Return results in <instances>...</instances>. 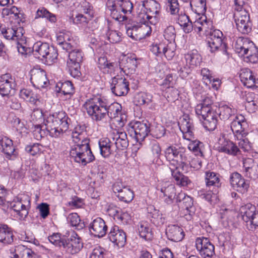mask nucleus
<instances>
[{"label": "nucleus", "mask_w": 258, "mask_h": 258, "mask_svg": "<svg viewBox=\"0 0 258 258\" xmlns=\"http://www.w3.org/2000/svg\"><path fill=\"white\" fill-rule=\"evenodd\" d=\"M56 43L63 49L70 51L67 64L71 75L75 77L79 76L80 64L84 54L82 50L77 48L78 41L72 34L66 30L60 31L56 35Z\"/></svg>", "instance_id": "f257e3e1"}, {"label": "nucleus", "mask_w": 258, "mask_h": 258, "mask_svg": "<svg viewBox=\"0 0 258 258\" xmlns=\"http://www.w3.org/2000/svg\"><path fill=\"white\" fill-rule=\"evenodd\" d=\"M69 120L68 116L64 111H59L49 114L44 120L45 128L51 137H59L68 130Z\"/></svg>", "instance_id": "f03ea898"}, {"label": "nucleus", "mask_w": 258, "mask_h": 258, "mask_svg": "<svg viewBox=\"0 0 258 258\" xmlns=\"http://www.w3.org/2000/svg\"><path fill=\"white\" fill-rule=\"evenodd\" d=\"M97 66L103 73L114 75L118 72L125 73L127 69L134 71L137 67V61L129 57H124L118 66L117 63L108 61L105 56H101L98 59Z\"/></svg>", "instance_id": "7ed1b4c3"}, {"label": "nucleus", "mask_w": 258, "mask_h": 258, "mask_svg": "<svg viewBox=\"0 0 258 258\" xmlns=\"http://www.w3.org/2000/svg\"><path fill=\"white\" fill-rule=\"evenodd\" d=\"M235 50L244 61L256 63L258 61V50L252 41L247 38L239 37L236 41Z\"/></svg>", "instance_id": "20e7f679"}, {"label": "nucleus", "mask_w": 258, "mask_h": 258, "mask_svg": "<svg viewBox=\"0 0 258 258\" xmlns=\"http://www.w3.org/2000/svg\"><path fill=\"white\" fill-rule=\"evenodd\" d=\"M107 102L99 97L87 100L84 107L88 114L94 120L100 121L107 115Z\"/></svg>", "instance_id": "39448f33"}, {"label": "nucleus", "mask_w": 258, "mask_h": 258, "mask_svg": "<svg viewBox=\"0 0 258 258\" xmlns=\"http://www.w3.org/2000/svg\"><path fill=\"white\" fill-rule=\"evenodd\" d=\"M84 144H76L71 147L70 156L75 162L82 166H85L95 159L89 145H87L86 141Z\"/></svg>", "instance_id": "423d86ee"}, {"label": "nucleus", "mask_w": 258, "mask_h": 258, "mask_svg": "<svg viewBox=\"0 0 258 258\" xmlns=\"http://www.w3.org/2000/svg\"><path fill=\"white\" fill-rule=\"evenodd\" d=\"M30 198L26 195H19L11 202H8L9 207L15 213V216L20 220L27 217L30 207Z\"/></svg>", "instance_id": "0eeeda50"}, {"label": "nucleus", "mask_w": 258, "mask_h": 258, "mask_svg": "<svg viewBox=\"0 0 258 258\" xmlns=\"http://www.w3.org/2000/svg\"><path fill=\"white\" fill-rule=\"evenodd\" d=\"M164 154L167 160L170 162V170L172 167L182 168L187 160L185 149L182 147L169 146L165 149Z\"/></svg>", "instance_id": "6e6552de"}, {"label": "nucleus", "mask_w": 258, "mask_h": 258, "mask_svg": "<svg viewBox=\"0 0 258 258\" xmlns=\"http://www.w3.org/2000/svg\"><path fill=\"white\" fill-rule=\"evenodd\" d=\"M32 49L34 55L39 58L45 59V63L48 65L55 62L57 58L56 50L47 43L38 41L34 43Z\"/></svg>", "instance_id": "1a4fd4ad"}, {"label": "nucleus", "mask_w": 258, "mask_h": 258, "mask_svg": "<svg viewBox=\"0 0 258 258\" xmlns=\"http://www.w3.org/2000/svg\"><path fill=\"white\" fill-rule=\"evenodd\" d=\"M239 212L248 230L254 231L258 228V210L254 205L248 203L242 206Z\"/></svg>", "instance_id": "9d476101"}, {"label": "nucleus", "mask_w": 258, "mask_h": 258, "mask_svg": "<svg viewBox=\"0 0 258 258\" xmlns=\"http://www.w3.org/2000/svg\"><path fill=\"white\" fill-rule=\"evenodd\" d=\"M146 13L140 14V18L143 22L149 21V23L155 25L160 11V5L155 0H146Z\"/></svg>", "instance_id": "9b49d317"}, {"label": "nucleus", "mask_w": 258, "mask_h": 258, "mask_svg": "<svg viewBox=\"0 0 258 258\" xmlns=\"http://www.w3.org/2000/svg\"><path fill=\"white\" fill-rule=\"evenodd\" d=\"M149 124L146 123L136 121L127 130L131 137L137 142L143 141L150 132Z\"/></svg>", "instance_id": "f8f14e48"}, {"label": "nucleus", "mask_w": 258, "mask_h": 258, "mask_svg": "<svg viewBox=\"0 0 258 258\" xmlns=\"http://www.w3.org/2000/svg\"><path fill=\"white\" fill-rule=\"evenodd\" d=\"M235 17L238 31L243 34L249 33L251 30L252 23L248 12L245 10H240L235 14Z\"/></svg>", "instance_id": "ddd939ff"}, {"label": "nucleus", "mask_w": 258, "mask_h": 258, "mask_svg": "<svg viewBox=\"0 0 258 258\" xmlns=\"http://www.w3.org/2000/svg\"><path fill=\"white\" fill-rule=\"evenodd\" d=\"M223 33L218 29H214L209 32L208 43L211 52H214L219 49H222L226 53V45L223 43Z\"/></svg>", "instance_id": "4468645a"}, {"label": "nucleus", "mask_w": 258, "mask_h": 258, "mask_svg": "<svg viewBox=\"0 0 258 258\" xmlns=\"http://www.w3.org/2000/svg\"><path fill=\"white\" fill-rule=\"evenodd\" d=\"M195 242L197 250L204 258H211L215 254V246L208 238L198 237Z\"/></svg>", "instance_id": "2eb2a0df"}, {"label": "nucleus", "mask_w": 258, "mask_h": 258, "mask_svg": "<svg viewBox=\"0 0 258 258\" xmlns=\"http://www.w3.org/2000/svg\"><path fill=\"white\" fill-rule=\"evenodd\" d=\"M129 82L127 79L116 76L112 78L111 90L117 96L126 95L130 90Z\"/></svg>", "instance_id": "dca6fc26"}, {"label": "nucleus", "mask_w": 258, "mask_h": 258, "mask_svg": "<svg viewBox=\"0 0 258 258\" xmlns=\"http://www.w3.org/2000/svg\"><path fill=\"white\" fill-rule=\"evenodd\" d=\"M16 85L15 78L10 74L0 76V94L3 97L8 96L14 92Z\"/></svg>", "instance_id": "f3484780"}, {"label": "nucleus", "mask_w": 258, "mask_h": 258, "mask_svg": "<svg viewBox=\"0 0 258 258\" xmlns=\"http://www.w3.org/2000/svg\"><path fill=\"white\" fill-rule=\"evenodd\" d=\"M217 150L220 152L230 155H237L240 152L237 146L224 136H220L217 142Z\"/></svg>", "instance_id": "a211bd4d"}, {"label": "nucleus", "mask_w": 258, "mask_h": 258, "mask_svg": "<svg viewBox=\"0 0 258 258\" xmlns=\"http://www.w3.org/2000/svg\"><path fill=\"white\" fill-rule=\"evenodd\" d=\"M161 185H159L157 189L159 190L163 196L160 197L163 198L164 201L167 204H171L175 199L176 192L174 184L169 181H162Z\"/></svg>", "instance_id": "6ab92c4d"}, {"label": "nucleus", "mask_w": 258, "mask_h": 258, "mask_svg": "<svg viewBox=\"0 0 258 258\" xmlns=\"http://www.w3.org/2000/svg\"><path fill=\"white\" fill-rule=\"evenodd\" d=\"M178 125L184 139L190 141L194 138V126L192 120L188 115H185L180 118Z\"/></svg>", "instance_id": "aec40b11"}, {"label": "nucleus", "mask_w": 258, "mask_h": 258, "mask_svg": "<svg viewBox=\"0 0 258 258\" xmlns=\"http://www.w3.org/2000/svg\"><path fill=\"white\" fill-rule=\"evenodd\" d=\"M107 115L111 119H114L118 122L120 126H123L126 121V116L121 112V106L117 103H113L107 106Z\"/></svg>", "instance_id": "412c9836"}, {"label": "nucleus", "mask_w": 258, "mask_h": 258, "mask_svg": "<svg viewBox=\"0 0 258 258\" xmlns=\"http://www.w3.org/2000/svg\"><path fill=\"white\" fill-rule=\"evenodd\" d=\"M247 124L244 116L238 114L234 117L231 122V129L234 137H240V134L245 135L247 131L245 128Z\"/></svg>", "instance_id": "4be33fe9"}, {"label": "nucleus", "mask_w": 258, "mask_h": 258, "mask_svg": "<svg viewBox=\"0 0 258 258\" xmlns=\"http://www.w3.org/2000/svg\"><path fill=\"white\" fill-rule=\"evenodd\" d=\"M109 136L114 141L117 149L124 150L128 147V141L125 132L112 129L109 133Z\"/></svg>", "instance_id": "5701e85b"}, {"label": "nucleus", "mask_w": 258, "mask_h": 258, "mask_svg": "<svg viewBox=\"0 0 258 258\" xmlns=\"http://www.w3.org/2000/svg\"><path fill=\"white\" fill-rule=\"evenodd\" d=\"M107 229L105 221L100 217L94 219L89 225L90 232L95 237H103L105 235Z\"/></svg>", "instance_id": "b1692460"}, {"label": "nucleus", "mask_w": 258, "mask_h": 258, "mask_svg": "<svg viewBox=\"0 0 258 258\" xmlns=\"http://www.w3.org/2000/svg\"><path fill=\"white\" fill-rule=\"evenodd\" d=\"M0 151L3 152L6 158L9 159H14L18 154L12 140L7 137L0 138Z\"/></svg>", "instance_id": "393cba45"}, {"label": "nucleus", "mask_w": 258, "mask_h": 258, "mask_svg": "<svg viewBox=\"0 0 258 258\" xmlns=\"http://www.w3.org/2000/svg\"><path fill=\"white\" fill-rule=\"evenodd\" d=\"M31 81L34 86L44 88L49 84L45 72L40 69H33L31 72Z\"/></svg>", "instance_id": "a878e982"}, {"label": "nucleus", "mask_w": 258, "mask_h": 258, "mask_svg": "<svg viewBox=\"0 0 258 258\" xmlns=\"http://www.w3.org/2000/svg\"><path fill=\"white\" fill-rule=\"evenodd\" d=\"M108 238L118 247L123 246L126 242L125 233L120 229L117 226H114L111 227L108 234Z\"/></svg>", "instance_id": "bb28decb"}, {"label": "nucleus", "mask_w": 258, "mask_h": 258, "mask_svg": "<svg viewBox=\"0 0 258 258\" xmlns=\"http://www.w3.org/2000/svg\"><path fill=\"white\" fill-rule=\"evenodd\" d=\"M243 164L245 176L255 180L258 177V164L252 158H247L243 160Z\"/></svg>", "instance_id": "cd10ccee"}, {"label": "nucleus", "mask_w": 258, "mask_h": 258, "mask_svg": "<svg viewBox=\"0 0 258 258\" xmlns=\"http://www.w3.org/2000/svg\"><path fill=\"white\" fill-rule=\"evenodd\" d=\"M231 184L234 188H236L238 191L245 192L249 187V181L243 178L237 173H232L230 177Z\"/></svg>", "instance_id": "c85d7f7f"}, {"label": "nucleus", "mask_w": 258, "mask_h": 258, "mask_svg": "<svg viewBox=\"0 0 258 258\" xmlns=\"http://www.w3.org/2000/svg\"><path fill=\"white\" fill-rule=\"evenodd\" d=\"M239 77L243 85L248 88L258 87V79H256L251 71L248 69L241 71Z\"/></svg>", "instance_id": "c756f323"}, {"label": "nucleus", "mask_w": 258, "mask_h": 258, "mask_svg": "<svg viewBox=\"0 0 258 258\" xmlns=\"http://www.w3.org/2000/svg\"><path fill=\"white\" fill-rule=\"evenodd\" d=\"M0 31L6 39L16 41L22 39L23 35L22 28L16 26L7 28L1 27Z\"/></svg>", "instance_id": "7c9ffc66"}, {"label": "nucleus", "mask_w": 258, "mask_h": 258, "mask_svg": "<svg viewBox=\"0 0 258 258\" xmlns=\"http://www.w3.org/2000/svg\"><path fill=\"white\" fill-rule=\"evenodd\" d=\"M166 234L168 238L174 242L181 241L184 237L183 229L178 225H169L166 230Z\"/></svg>", "instance_id": "2f4dec72"}, {"label": "nucleus", "mask_w": 258, "mask_h": 258, "mask_svg": "<svg viewBox=\"0 0 258 258\" xmlns=\"http://www.w3.org/2000/svg\"><path fill=\"white\" fill-rule=\"evenodd\" d=\"M38 90H31L30 89H21L19 93L20 97L31 104L36 106L39 105L40 103V96L37 93Z\"/></svg>", "instance_id": "473e14b6"}, {"label": "nucleus", "mask_w": 258, "mask_h": 258, "mask_svg": "<svg viewBox=\"0 0 258 258\" xmlns=\"http://www.w3.org/2000/svg\"><path fill=\"white\" fill-rule=\"evenodd\" d=\"M65 248L71 253L78 252L83 247V243L81 238L75 232H73L68 243L66 242Z\"/></svg>", "instance_id": "72a5a7b5"}, {"label": "nucleus", "mask_w": 258, "mask_h": 258, "mask_svg": "<svg viewBox=\"0 0 258 258\" xmlns=\"http://www.w3.org/2000/svg\"><path fill=\"white\" fill-rule=\"evenodd\" d=\"M14 238L12 228L6 224L0 223V243L10 244L14 241Z\"/></svg>", "instance_id": "f704fd0d"}, {"label": "nucleus", "mask_w": 258, "mask_h": 258, "mask_svg": "<svg viewBox=\"0 0 258 258\" xmlns=\"http://www.w3.org/2000/svg\"><path fill=\"white\" fill-rule=\"evenodd\" d=\"M211 104L212 102L209 99H206L196 106L195 112L200 120L206 117L209 113L214 110L211 107Z\"/></svg>", "instance_id": "c9c22d12"}, {"label": "nucleus", "mask_w": 258, "mask_h": 258, "mask_svg": "<svg viewBox=\"0 0 258 258\" xmlns=\"http://www.w3.org/2000/svg\"><path fill=\"white\" fill-rule=\"evenodd\" d=\"M184 58L186 65L192 69L200 66L202 61V56L197 50H192L185 54Z\"/></svg>", "instance_id": "e433bc0d"}, {"label": "nucleus", "mask_w": 258, "mask_h": 258, "mask_svg": "<svg viewBox=\"0 0 258 258\" xmlns=\"http://www.w3.org/2000/svg\"><path fill=\"white\" fill-rule=\"evenodd\" d=\"M134 7V4L130 0H123L119 5L118 6H116L117 11L120 15V19H115L119 22H122L126 19L125 14L128 13L131 14L133 8Z\"/></svg>", "instance_id": "4c0bfd02"}, {"label": "nucleus", "mask_w": 258, "mask_h": 258, "mask_svg": "<svg viewBox=\"0 0 258 258\" xmlns=\"http://www.w3.org/2000/svg\"><path fill=\"white\" fill-rule=\"evenodd\" d=\"M72 138L73 141L76 144H84L86 141L87 145H89V140L86 137V133L84 127L80 125L77 126L72 132Z\"/></svg>", "instance_id": "58836bf2"}, {"label": "nucleus", "mask_w": 258, "mask_h": 258, "mask_svg": "<svg viewBox=\"0 0 258 258\" xmlns=\"http://www.w3.org/2000/svg\"><path fill=\"white\" fill-rule=\"evenodd\" d=\"M203 119V125L208 131H214L217 127L218 113L214 110L211 111Z\"/></svg>", "instance_id": "ea45409f"}, {"label": "nucleus", "mask_w": 258, "mask_h": 258, "mask_svg": "<svg viewBox=\"0 0 258 258\" xmlns=\"http://www.w3.org/2000/svg\"><path fill=\"white\" fill-rule=\"evenodd\" d=\"M13 253L15 258H37L36 254L30 248L23 245L16 246Z\"/></svg>", "instance_id": "a19ab883"}, {"label": "nucleus", "mask_w": 258, "mask_h": 258, "mask_svg": "<svg viewBox=\"0 0 258 258\" xmlns=\"http://www.w3.org/2000/svg\"><path fill=\"white\" fill-rule=\"evenodd\" d=\"M176 202H181L183 208H184L189 215H191L195 213V208L193 207L192 199L187 195L185 193L181 192L178 194L176 197Z\"/></svg>", "instance_id": "79ce46f5"}, {"label": "nucleus", "mask_w": 258, "mask_h": 258, "mask_svg": "<svg viewBox=\"0 0 258 258\" xmlns=\"http://www.w3.org/2000/svg\"><path fill=\"white\" fill-rule=\"evenodd\" d=\"M150 149L152 154L156 157L153 161V163L157 165V167L163 166V161L160 159L161 154V148L159 143L156 140H152L150 143Z\"/></svg>", "instance_id": "37998d69"}, {"label": "nucleus", "mask_w": 258, "mask_h": 258, "mask_svg": "<svg viewBox=\"0 0 258 258\" xmlns=\"http://www.w3.org/2000/svg\"><path fill=\"white\" fill-rule=\"evenodd\" d=\"M219 117L221 119L226 120L234 116L236 113V109L231 105L221 104L219 107Z\"/></svg>", "instance_id": "c03bdc74"}, {"label": "nucleus", "mask_w": 258, "mask_h": 258, "mask_svg": "<svg viewBox=\"0 0 258 258\" xmlns=\"http://www.w3.org/2000/svg\"><path fill=\"white\" fill-rule=\"evenodd\" d=\"M98 144L100 154L103 157H108L113 152L112 144L109 138L101 139Z\"/></svg>", "instance_id": "a18cd8bd"}, {"label": "nucleus", "mask_w": 258, "mask_h": 258, "mask_svg": "<svg viewBox=\"0 0 258 258\" xmlns=\"http://www.w3.org/2000/svg\"><path fill=\"white\" fill-rule=\"evenodd\" d=\"M181 168L171 167L172 176L175 180L176 183L181 186H187L190 183V180L186 176H184L180 172Z\"/></svg>", "instance_id": "49530a36"}, {"label": "nucleus", "mask_w": 258, "mask_h": 258, "mask_svg": "<svg viewBox=\"0 0 258 258\" xmlns=\"http://www.w3.org/2000/svg\"><path fill=\"white\" fill-rule=\"evenodd\" d=\"M2 15L4 17L9 16L10 18L15 19L17 23H19V21H21V18L22 17L21 11L15 6L3 9Z\"/></svg>", "instance_id": "de8ad7c7"}, {"label": "nucleus", "mask_w": 258, "mask_h": 258, "mask_svg": "<svg viewBox=\"0 0 258 258\" xmlns=\"http://www.w3.org/2000/svg\"><path fill=\"white\" fill-rule=\"evenodd\" d=\"M139 20L142 24H139V34H136V37L139 38V40L150 36L152 32L151 27L148 26L149 21L143 22L141 18Z\"/></svg>", "instance_id": "09e8293b"}, {"label": "nucleus", "mask_w": 258, "mask_h": 258, "mask_svg": "<svg viewBox=\"0 0 258 258\" xmlns=\"http://www.w3.org/2000/svg\"><path fill=\"white\" fill-rule=\"evenodd\" d=\"M177 23L186 33L191 32V21L189 17L184 13H181L178 15Z\"/></svg>", "instance_id": "8fccbe9b"}, {"label": "nucleus", "mask_w": 258, "mask_h": 258, "mask_svg": "<svg viewBox=\"0 0 258 258\" xmlns=\"http://www.w3.org/2000/svg\"><path fill=\"white\" fill-rule=\"evenodd\" d=\"M58 90L57 91L62 93L64 95L68 96V98H71L74 94L75 91L73 85L71 82L69 81H65L60 84V87L57 85Z\"/></svg>", "instance_id": "3c124183"}, {"label": "nucleus", "mask_w": 258, "mask_h": 258, "mask_svg": "<svg viewBox=\"0 0 258 258\" xmlns=\"http://www.w3.org/2000/svg\"><path fill=\"white\" fill-rule=\"evenodd\" d=\"M190 5L192 10L199 15L203 14L206 11V0H191Z\"/></svg>", "instance_id": "603ef678"}, {"label": "nucleus", "mask_w": 258, "mask_h": 258, "mask_svg": "<svg viewBox=\"0 0 258 258\" xmlns=\"http://www.w3.org/2000/svg\"><path fill=\"white\" fill-rule=\"evenodd\" d=\"M138 231L141 237L146 240H150L152 238V234L147 222H142L138 225Z\"/></svg>", "instance_id": "864d4df0"}, {"label": "nucleus", "mask_w": 258, "mask_h": 258, "mask_svg": "<svg viewBox=\"0 0 258 258\" xmlns=\"http://www.w3.org/2000/svg\"><path fill=\"white\" fill-rule=\"evenodd\" d=\"M116 196L120 201L127 203L133 200L134 193L128 186H126L120 193L117 194Z\"/></svg>", "instance_id": "5fc2aeb1"}, {"label": "nucleus", "mask_w": 258, "mask_h": 258, "mask_svg": "<svg viewBox=\"0 0 258 258\" xmlns=\"http://www.w3.org/2000/svg\"><path fill=\"white\" fill-rule=\"evenodd\" d=\"M205 181L206 185L218 186L220 179L218 175L212 171H207L205 173Z\"/></svg>", "instance_id": "6e6d98bb"}, {"label": "nucleus", "mask_w": 258, "mask_h": 258, "mask_svg": "<svg viewBox=\"0 0 258 258\" xmlns=\"http://www.w3.org/2000/svg\"><path fill=\"white\" fill-rule=\"evenodd\" d=\"M175 50L176 45L174 42H166L163 56L164 55L168 60H171L175 55Z\"/></svg>", "instance_id": "4d7b16f0"}, {"label": "nucleus", "mask_w": 258, "mask_h": 258, "mask_svg": "<svg viewBox=\"0 0 258 258\" xmlns=\"http://www.w3.org/2000/svg\"><path fill=\"white\" fill-rule=\"evenodd\" d=\"M123 0H109L107 3V7L110 11V16L113 19H119L121 18L120 14L115 9L116 6Z\"/></svg>", "instance_id": "13d9d810"}, {"label": "nucleus", "mask_w": 258, "mask_h": 258, "mask_svg": "<svg viewBox=\"0 0 258 258\" xmlns=\"http://www.w3.org/2000/svg\"><path fill=\"white\" fill-rule=\"evenodd\" d=\"M247 134V132L245 135L240 134V137H234L235 140L238 141L237 144L239 148L244 152L248 151L251 149L250 144L246 138Z\"/></svg>", "instance_id": "bf43d9fd"}, {"label": "nucleus", "mask_w": 258, "mask_h": 258, "mask_svg": "<svg viewBox=\"0 0 258 258\" xmlns=\"http://www.w3.org/2000/svg\"><path fill=\"white\" fill-rule=\"evenodd\" d=\"M188 145V149L192 151L195 155V156H200V157L203 156V153L202 151V148L203 146V144L202 142L198 140L192 141Z\"/></svg>", "instance_id": "052dcab7"}, {"label": "nucleus", "mask_w": 258, "mask_h": 258, "mask_svg": "<svg viewBox=\"0 0 258 258\" xmlns=\"http://www.w3.org/2000/svg\"><path fill=\"white\" fill-rule=\"evenodd\" d=\"M139 23H134L128 24L126 26V34L132 39L135 40H139V38L136 37V34H139Z\"/></svg>", "instance_id": "680f3d73"}, {"label": "nucleus", "mask_w": 258, "mask_h": 258, "mask_svg": "<svg viewBox=\"0 0 258 258\" xmlns=\"http://www.w3.org/2000/svg\"><path fill=\"white\" fill-rule=\"evenodd\" d=\"M152 101V96L150 94L145 93H140L135 97V102L139 105H148Z\"/></svg>", "instance_id": "e2e57ef3"}, {"label": "nucleus", "mask_w": 258, "mask_h": 258, "mask_svg": "<svg viewBox=\"0 0 258 258\" xmlns=\"http://www.w3.org/2000/svg\"><path fill=\"white\" fill-rule=\"evenodd\" d=\"M49 241L53 244L58 246H66V241L63 237H61V234L58 233H53L48 237Z\"/></svg>", "instance_id": "0e129e2a"}, {"label": "nucleus", "mask_w": 258, "mask_h": 258, "mask_svg": "<svg viewBox=\"0 0 258 258\" xmlns=\"http://www.w3.org/2000/svg\"><path fill=\"white\" fill-rule=\"evenodd\" d=\"M108 40L112 43H117L121 40V33L115 30L109 29L106 32Z\"/></svg>", "instance_id": "69168bd1"}, {"label": "nucleus", "mask_w": 258, "mask_h": 258, "mask_svg": "<svg viewBox=\"0 0 258 258\" xmlns=\"http://www.w3.org/2000/svg\"><path fill=\"white\" fill-rule=\"evenodd\" d=\"M133 213L131 209H124L121 210V212L119 213L117 221H120L123 224L127 223L131 220Z\"/></svg>", "instance_id": "338daca9"}, {"label": "nucleus", "mask_w": 258, "mask_h": 258, "mask_svg": "<svg viewBox=\"0 0 258 258\" xmlns=\"http://www.w3.org/2000/svg\"><path fill=\"white\" fill-rule=\"evenodd\" d=\"M166 42H160L159 43H154L150 46L151 51L156 56L162 57L163 56V51L165 49Z\"/></svg>", "instance_id": "774afa93"}]
</instances>
